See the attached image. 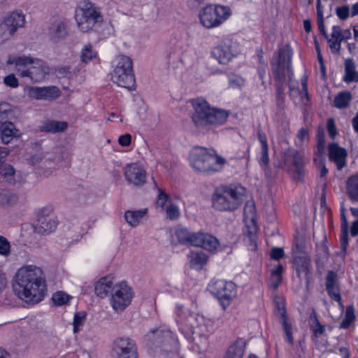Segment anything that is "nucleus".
I'll use <instances>...</instances> for the list:
<instances>
[{
  "label": "nucleus",
  "mask_w": 358,
  "mask_h": 358,
  "mask_svg": "<svg viewBox=\"0 0 358 358\" xmlns=\"http://www.w3.org/2000/svg\"><path fill=\"white\" fill-rule=\"evenodd\" d=\"M13 288L15 294L27 303H37L43 300L46 281L42 269L35 265H25L16 272Z\"/></svg>",
  "instance_id": "1"
},
{
  "label": "nucleus",
  "mask_w": 358,
  "mask_h": 358,
  "mask_svg": "<svg viewBox=\"0 0 358 358\" xmlns=\"http://www.w3.org/2000/svg\"><path fill=\"white\" fill-rule=\"evenodd\" d=\"M292 50L289 46L280 48L278 55L271 61V69L276 88V105L282 110L285 107V90L293 76L291 69Z\"/></svg>",
  "instance_id": "2"
},
{
  "label": "nucleus",
  "mask_w": 358,
  "mask_h": 358,
  "mask_svg": "<svg viewBox=\"0 0 358 358\" xmlns=\"http://www.w3.org/2000/svg\"><path fill=\"white\" fill-rule=\"evenodd\" d=\"M176 314L179 329L186 336L196 334L206 338V333L213 330L210 320L201 315L191 312L182 305L176 306Z\"/></svg>",
  "instance_id": "3"
},
{
  "label": "nucleus",
  "mask_w": 358,
  "mask_h": 358,
  "mask_svg": "<svg viewBox=\"0 0 358 358\" xmlns=\"http://www.w3.org/2000/svg\"><path fill=\"white\" fill-rule=\"evenodd\" d=\"M189 163L196 171L211 174L220 171L226 163V160L218 156L212 148L207 149L197 146L190 151Z\"/></svg>",
  "instance_id": "4"
},
{
  "label": "nucleus",
  "mask_w": 358,
  "mask_h": 358,
  "mask_svg": "<svg viewBox=\"0 0 358 358\" xmlns=\"http://www.w3.org/2000/svg\"><path fill=\"white\" fill-rule=\"evenodd\" d=\"M192 104L194 108L192 118L197 127H204L208 124H221L228 117L227 111L210 108L203 98L192 99Z\"/></svg>",
  "instance_id": "5"
},
{
  "label": "nucleus",
  "mask_w": 358,
  "mask_h": 358,
  "mask_svg": "<svg viewBox=\"0 0 358 358\" xmlns=\"http://www.w3.org/2000/svg\"><path fill=\"white\" fill-rule=\"evenodd\" d=\"M245 189L241 185L223 186L213 196V206L218 210L231 211L238 208L243 202Z\"/></svg>",
  "instance_id": "6"
},
{
  "label": "nucleus",
  "mask_w": 358,
  "mask_h": 358,
  "mask_svg": "<svg viewBox=\"0 0 358 358\" xmlns=\"http://www.w3.org/2000/svg\"><path fill=\"white\" fill-rule=\"evenodd\" d=\"M144 343L153 355H167L173 350L176 340L168 329H152L143 337Z\"/></svg>",
  "instance_id": "7"
},
{
  "label": "nucleus",
  "mask_w": 358,
  "mask_h": 358,
  "mask_svg": "<svg viewBox=\"0 0 358 358\" xmlns=\"http://www.w3.org/2000/svg\"><path fill=\"white\" fill-rule=\"evenodd\" d=\"M116 62L113 70V83L128 90H134L136 81L131 58L126 55H120L117 56Z\"/></svg>",
  "instance_id": "8"
},
{
  "label": "nucleus",
  "mask_w": 358,
  "mask_h": 358,
  "mask_svg": "<svg viewBox=\"0 0 358 358\" xmlns=\"http://www.w3.org/2000/svg\"><path fill=\"white\" fill-rule=\"evenodd\" d=\"M212 294L215 295L224 310L231 303V300L236 296V285L231 281L217 280L209 285Z\"/></svg>",
  "instance_id": "9"
},
{
  "label": "nucleus",
  "mask_w": 358,
  "mask_h": 358,
  "mask_svg": "<svg viewBox=\"0 0 358 358\" xmlns=\"http://www.w3.org/2000/svg\"><path fill=\"white\" fill-rule=\"evenodd\" d=\"M281 164L288 169L294 167L296 179L301 182L303 180L306 160L299 151L292 148L285 149L281 155Z\"/></svg>",
  "instance_id": "10"
},
{
  "label": "nucleus",
  "mask_w": 358,
  "mask_h": 358,
  "mask_svg": "<svg viewBox=\"0 0 358 358\" xmlns=\"http://www.w3.org/2000/svg\"><path fill=\"white\" fill-rule=\"evenodd\" d=\"M75 18L77 22H102L103 21L101 8L90 0L79 2L75 10Z\"/></svg>",
  "instance_id": "11"
},
{
  "label": "nucleus",
  "mask_w": 358,
  "mask_h": 358,
  "mask_svg": "<svg viewBox=\"0 0 358 358\" xmlns=\"http://www.w3.org/2000/svg\"><path fill=\"white\" fill-rule=\"evenodd\" d=\"M134 291L126 281L113 286V310L122 311L129 306L134 297Z\"/></svg>",
  "instance_id": "12"
},
{
  "label": "nucleus",
  "mask_w": 358,
  "mask_h": 358,
  "mask_svg": "<svg viewBox=\"0 0 358 358\" xmlns=\"http://www.w3.org/2000/svg\"><path fill=\"white\" fill-rule=\"evenodd\" d=\"M231 15L229 7L220 5H208L199 13L200 22H222Z\"/></svg>",
  "instance_id": "13"
},
{
  "label": "nucleus",
  "mask_w": 358,
  "mask_h": 358,
  "mask_svg": "<svg viewBox=\"0 0 358 358\" xmlns=\"http://www.w3.org/2000/svg\"><path fill=\"white\" fill-rule=\"evenodd\" d=\"M236 43L231 39L225 38L222 40L212 52V57L220 64H227L237 55Z\"/></svg>",
  "instance_id": "14"
},
{
  "label": "nucleus",
  "mask_w": 358,
  "mask_h": 358,
  "mask_svg": "<svg viewBox=\"0 0 358 358\" xmlns=\"http://www.w3.org/2000/svg\"><path fill=\"white\" fill-rule=\"evenodd\" d=\"M113 352H115L117 358H138L136 343L127 337L116 339L113 343Z\"/></svg>",
  "instance_id": "15"
},
{
  "label": "nucleus",
  "mask_w": 358,
  "mask_h": 358,
  "mask_svg": "<svg viewBox=\"0 0 358 358\" xmlns=\"http://www.w3.org/2000/svg\"><path fill=\"white\" fill-rule=\"evenodd\" d=\"M187 245L200 247L208 251H215L218 245L219 241L213 236L202 232H192L189 242Z\"/></svg>",
  "instance_id": "16"
},
{
  "label": "nucleus",
  "mask_w": 358,
  "mask_h": 358,
  "mask_svg": "<svg viewBox=\"0 0 358 358\" xmlns=\"http://www.w3.org/2000/svg\"><path fill=\"white\" fill-rule=\"evenodd\" d=\"M124 173L126 180L136 187H141L146 182V171L137 163L127 164L124 168Z\"/></svg>",
  "instance_id": "17"
},
{
  "label": "nucleus",
  "mask_w": 358,
  "mask_h": 358,
  "mask_svg": "<svg viewBox=\"0 0 358 358\" xmlns=\"http://www.w3.org/2000/svg\"><path fill=\"white\" fill-rule=\"evenodd\" d=\"M328 157L329 160L336 164L338 171H341L347 166L348 151L337 143L333 142L329 144Z\"/></svg>",
  "instance_id": "18"
},
{
  "label": "nucleus",
  "mask_w": 358,
  "mask_h": 358,
  "mask_svg": "<svg viewBox=\"0 0 358 358\" xmlns=\"http://www.w3.org/2000/svg\"><path fill=\"white\" fill-rule=\"evenodd\" d=\"M48 73V66L42 60L36 58L30 68L21 72V76L29 77L34 82L38 83L44 80Z\"/></svg>",
  "instance_id": "19"
},
{
  "label": "nucleus",
  "mask_w": 358,
  "mask_h": 358,
  "mask_svg": "<svg viewBox=\"0 0 358 358\" xmlns=\"http://www.w3.org/2000/svg\"><path fill=\"white\" fill-rule=\"evenodd\" d=\"M351 37V31L346 29L342 30L339 26H334L330 38H327L329 46L334 53H338L341 50V43Z\"/></svg>",
  "instance_id": "20"
},
{
  "label": "nucleus",
  "mask_w": 358,
  "mask_h": 358,
  "mask_svg": "<svg viewBox=\"0 0 358 358\" xmlns=\"http://www.w3.org/2000/svg\"><path fill=\"white\" fill-rule=\"evenodd\" d=\"M72 154L71 147H62L57 149L54 157L50 156L46 157L45 163L52 161L57 166H68L70 164Z\"/></svg>",
  "instance_id": "21"
},
{
  "label": "nucleus",
  "mask_w": 358,
  "mask_h": 358,
  "mask_svg": "<svg viewBox=\"0 0 358 358\" xmlns=\"http://www.w3.org/2000/svg\"><path fill=\"white\" fill-rule=\"evenodd\" d=\"M57 226V221L55 217H40L34 226V231L39 234H49L54 231Z\"/></svg>",
  "instance_id": "22"
},
{
  "label": "nucleus",
  "mask_w": 358,
  "mask_h": 358,
  "mask_svg": "<svg viewBox=\"0 0 358 358\" xmlns=\"http://www.w3.org/2000/svg\"><path fill=\"white\" fill-rule=\"evenodd\" d=\"M257 138L261 145L259 152V164L264 171L266 173L268 165H269L268 147L266 134L261 130L258 131Z\"/></svg>",
  "instance_id": "23"
},
{
  "label": "nucleus",
  "mask_w": 358,
  "mask_h": 358,
  "mask_svg": "<svg viewBox=\"0 0 358 358\" xmlns=\"http://www.w3.org/2000/svg\"><path fill=\"white\" fill-rule=\"evenodd\" d=\"M94 291L100 298L110 296L112 292V276L108 275L100 278L96 283Z\"/></svg>",
  "instance_id": "24"
},
{
  "label": "nucleus",
  "mask_w": 358,
  "mask_h": 358,
  "mask_svg": "<svg viewBox=\"0 0 358 358\" xmlns=\"http://www.w3.org/2000/svg\"><path fill=\"white\" fill-rule=\"evenodd\" d=\"M36 58L28 56L9 55L6 61L8 65L15 64L16 70L21 76V72L29 64H33Z\"/></svg>",
  "instance_id": "25"
},
{
  "label": "nucleus",
  "mask_w": 358,
  "mask_h": 358,
  "mask_svg": "<svg viewBox=\"0 0 358 358\" xmlns=\"http://www.w3.org/2000/svg\"><path fill=\"white\" fill-rule=\"evenodd\" d=\"M148 214V208L139 210H129L124 213V218L127 222L132 227L139 225L144 217Z\"/></svg>",
  "instance_id": "26"
},
{
  "label": "nucleus",
  "mask_w": 358,
  "mask_h": 358,
  "mask_svg": "<svg viewBox=\"0 0 358 358\" xmlns=\"http://www.w3.org/2000/svg\"><path fill=\"white\" fill-rule=\"evenodd\" d=\"M246 342L243 338H238L227 350L223 358H243Z\"/></svg>",
  "instance_id": "27"
},
{
  "label": "nucleus",
  "mask_w": 358,
  "mask_h": 358,
  "mask_svg": "<svg viewBox=\"0 0 358 358\" xmlns=\"http://www.w3.org/2000/svg\"><path fill=\"white\" fill-rule=\"evenodd\" d=\"M208 255L201 250H193L189 255V262L191 268L200 270L206 264Z\"/></svg>",
  "instance_id": "28"
},
{
  "label": "nucleus",
  "mask_w": 358,
  "mask_h": 358,
  "mask_svg": "<svg viewBox=\"0 0 358 358\" xmlns=\"http://www.w3.org/2000/svg\"><path fill=\"white\" fill-rule=\"evenodd\" d=\"M17 130L13 122L5 121L0 123V135L4 144L9 143L17 136Z\"/></svg>",
  "instance_id": "29"
},
{
  "label": "nucleus",
  "mask_w": 358,
  "mask_h": 358,
  "mask_svg": "<svg viewBox=\"0 0 358 358\" xmlns=\"http://www.w3.org/2000/svg\"><path fill=\"white\" fill-rule=\"evenodd\" d=\"M293 263L296 271L298 277L302 275L308 278L310 259L304 255L295 256L293 258Z\"/></svg>",
  "instance_id": "30"
},
{
  "label": "nucleus",
  "mask_w": 358,
  "mask_h": 358,
  "mask_svg": "<svg viewBox=\"0 0 358 358\" xmlns=\"http://www.w3.org/2000/svg\"><path fill=\"white\" fill-rule=\"evenodd\" d=\"M345 73L343 80L346 83H358V71L352 59H346L344 63Z\"/></svg>",
  "instance_id": "31"
},
{
  "label": "nucleus",
  "mask_w": 358,
  "mask_h": 358,
  "mask_svg": "<svg viewBox=\"0 0 358 358\" xmlns=\"http://www.w3.org/2000/svg\"><path fill=\"white\" fill-rule=\"evenodd\" d=\"M336 14L342 20H347L349 17L358 15V2L350 6L343 5L336 8Z\"/></svg>",
  "instance_id": "32"
},
{
  "label": "nucleus",
  "mask_w": 358,
  "mask_h": 358,
  "mask_svg": "<svg viewBox=\"0 0 358 358\" xmlns=\"http://www.w3.org/2000/svg\"><path fill=\"white\" fill-rule=\"evenodd\" d=\"M348 223L347 219L344 215H342L341 217V233L340 237V244L341 251L339 253V255L342 259H344L345 257V252L347 250V248L348 245Z\"/></svg>",
  "instance_id": "33"
},
{
  "label": "nucleus",
  "mask_w": 358,
  "mask_h": 358,
  "mask_svg": "<svg viewBox=\"0 0 358 358\" xmlns=\"http://www.w3.org/2000/svg\"><path fill=\"white\" fill-rule=\"evenodd\" d=\"M68 34L65 24H51L49 35L52 41L57 42L64 38Z\"/></svg>",
  "instance_id": "34"
},
{
  "label": "nucleus",
  "mask_w": 358,
  "mask_h": 358,
  "mask_svg": "<svg viewBox=\"0 0 358 358\" xmlns=\"http://www.w3.org/2000/svg\"><path fill=\"white\" fill-rule=\"evenodd\" d=\"M68 127L66 122L47 120L40 127L41 131L57 133L64 131Z\"/></svg>",
  "instance_id": "35"
},
{
  "label": "nucleus",
  "mask_w": 358,
  "mask_h": 358,
  "mask_svg": "<svg viewBox=\"0 0 358 358\" xmlns=\"http://www.w3.org/2000/svg\"><path fill=\"white\" fill-rule=\"evenodd\" d=\"M352 99V96L350 92H341L335 96L334 105L339 109L345 108L348 106Z\"/></svg>",
  "instance_id": "36"
},
{
  "label": "nucleus",
  "mask_w": 358,
  "mask_h": 358,
  "mask_svg": "<svg viewBox=\"0 0 358 358\" xmlns=\"http://www.w3.org/2000/svg\"><path fill=\"white\" fill-rule=\"evenodd\" d=\"M347 189L352 201L358 200V175L350 177L347 182Z\"/></svg>",
  "instance_id": "37"
},
{
  "label": "nucleus",
  "mask_w": 358,
  "mask_h": 358,
  "mask_svg": "<svg viewBox=\"0 0 358 358\" xmlns=\"http://www.w3.org/2000/svg\"><path fill=\"white\" fill-rule=\"evenodd\" d=\"M312 322L310 324V329L313 331V336L315 338H320L325 332V327L319 322L315 313L310 317Z\"/></svg>",
  "instance_id": "38"
},
{
  "label": "nucleus",
  "mask_w": 358,
  "mask_h": 358,
  "mask_svg": "<svg viewBox=\"0 0 358 358\" xmlns=\"http://www.w3.org/2000/svg\"><path fill=\"white\" fill-rule=\"evenodd\" d=\"M18 24H0V39L2 41L7 40L17 29L18 27H22V24L17 26Z\"/></svg>",
  "instance_id": "39"
},
{
  "label": "nucleus",
  "mask_w": 358,
  "mask_h": 358,
  "mask_svg": "<svg viewBox=\"0 0 358 358\" xmlns=\"http://www.w3.org/2000/svg\"><path fill=\"white\" fill-rule=\"evenodd\" d=\"M15 170L13 166L5 164L0 169V175L3 178L5 181L9 184L14 185L16 182Z\"/></svg>",
  "instance_id": "40"
},
{
  "label": "nucleus",
  "mask_w": 358,
  "mask_h": 358,
  "mask_svg": "<svg viewBox=\"0 0 358 358\" xmlns=\"http://www.w3.org/2000/svg\"><path fill=\"white\" fill-rule=\"evenodd\" d=\"M355 320V309L353 306L346 308L344 319L340 324V329H348Z\"/></svg>",
  "instance_id": "41"
},
{
  "label": "nucleus",
  "mask_w": 358,
  "mask_h": 358,
  "mask_svg": "<svg viewBox=\"0 0 358 358\" xmlns=\"http://www.w3.org/2000/svg\"><path fill=\"white\" fill-rule=\"evenodd\" d=\"M43 100H54L58 98L61 92L55 86L43 87Z\"/></svg>",
  "instance_id": "42"
},
{
  "label": "nucleus",
  "mask_w": 358,
  "mask_h": 358,
  "mask_svg": "<svg viewBox=\"0 0 358 358\" xmlns=\"http://www.w3.org/2000/svg\"><path fill=\"white\" fill-rule=\"evenodd\" d=\"M325 135L324 131L322 129H319L317 132V147L315 154L322 155L325 150Z\"/></svg>",
  "instance_id": "43"
},
{
  "label": "nucleus",
  "mask_w": 358,
  "mask_h": 358,
  "mask_svg": "<svg viewBox=\"0 0 358 358\" xmlns=\"http://www.w3.org/2000/svg\"><path fill=\"white\" fill-rule=\"evenodd\" d=\"M96 56V52L92 50V46L90 44L85 45L82 50L81 60L83 62L87 63L95 58Z\"/></svg>",
  "instance_id": "44"
},
{
  "label": "nucleus",
  "mask_w": 358,
  "mask_h": 358,
  "mask_svg": "<svg viewBox=\"0 0 358 358\" xmlns=\"http://www.w3.org/2000/svg\"><path fill=\"white\" fill-rule=\"evenodd\" d=\"M25 16L24 13L19 10H14L9 13L5 17L4 22H24Z\"/></svg>",
  "instance_id": "45"
},
{
  "label": "nucleus",
  "mask_w": 358,
  "mask_h": 358,
  "mask_svg": "<svg viewBox=\"0 0 358 358\" xmlns=\"http://www.w3.org/2000/svg\"><path fill=\"white\" fill-rule=\"evenodd\" d=\"M86 318L85 312H78L75 313L73 318V331L76 333L79 331L83 327Z\"/></svg>",
  "instance_id": "46"
},
{
  "label": "nucleus",
  "mask_w": 358,
  "mask_h": 358,
  "mask_svg": "<svg viewBox=\"0 0 358 358\" xmlns=\"http://www.w3.org/2000/svg\"><path fill=\"white\" fill-rule=\"evenodd\" d=\"M71 296L63 292H57L52 296V301L57 306H62L67 303Z\"/></svg>",
  "instance_id": "47"
},
{
  "label": "nucleus",
  "mask_w": 358,
  "mask_h": 358,
  "mask_svg": "<svg viewBox=\"0 0 358 358\" xmlns=\"http://www.w3.org/2000/svg\"><path fill=\"white\" fill-rule=\"evenodd\" d=\"M191 231L185 228L178 229L176 235L178 241L184 245H187L189 242Z\"/></svg>",
  "instance_id": "48"
},
{
  "label": "nucleus",
  "mask_w": 358,
  "mask_h": 358,
  "mask_svg": "<svg viewBox=\"0 0 358 358\" xmlns=\"http://www.w3.org/2000/svg\"><path fill=\"white\" fill-rule=\"evenodd\" d=\"M281 317L282 319L283 329L286 334L287 340L290 344H293L294 339L292 335V327L287 323L285 318V311L284 309L282 310Z\"/></svg>",
  "instance_id": "49"
},
{
  "label": "nucleus",
  "mask_w": 358,
  "mask_h": 358,
  "mask_svg": "<svg viewBox=\"0 0 358 358\" xmlns=\"http://www.w3.org/2000/svg\"><path fill=\"white\" fill-rule=\"evenodd\" d=\"M26 91L29 97L38 100L43 99V87H28Z\"/></svg>",
  "instance_id": "50"
},
{
  "label": "nucleus",
  "mask_w": 358,
  "mask_h": 358,
  "mask_svg": "<svg viewBox=\"0 0 358 358\" xmlns=\"http://www.w3.org/2000/svg\"><path fill=\"white\" fill-rule=\"evenodd\" d=\"M245 241L248 245V248L250 250L254 251L257 248V235L255 233H252V231H248Z\"/></svg>",
  "instance_id": "51"
},
{
  "label": "nucleus",
  "mask_w": 358,
  "mask_h": 358,
  "mask_svg": "<svg viewBox=\"0 0 358 358\" xmlns=\"http://www.w3.org/2000/svg\"><path fill=\"white\" fill-rule=\"evenodd\" d=\"M229 83L231 87L241 88L245 84V80L239 76L230 74L229 75Z\"/></svg>",
  "instance_id": "52"
},
{
  "label": "nucleus",
  "mask_w": 358,
  "mask_h": 358,
  "mask_svg": "<svg viewBox=\"0 0 358 358\" xmlns=\"http://www.w3.org/2000/svg\"><path fill=\"white\" fill-rule=\"evenodd\" d=\"M338 275L333 271H329L327 273L326 278L325 286L326 288L338 286L337 283Z\"/></svg>",
  "instance_id": "53"
},
{
  "label": "nucleus",
  "mask_w": 358,
  "mask_h": 358,
  "mask_svg": "<svg viewBox=\"0 0 358 358\" xmlns=\"http://www.w3.org/2000/svg\"><path fill=\"white\" fill-rule=\"evenodd\" d=\"M155 186L158 190L157 204L158 206L164 208L166 203L169 199V196L162 189L158 187L156 184Z\"/></svg>",
  "instance_id": "54"
},
{
  "label": "nucleus",
  "mask_w": 358,
  "mask_h": 358,
  "mask_svg": "<svg viewBox=\"0 0 358 358\" xmlns=\"http://www.w3.org/2000/svg\"><path fill=\"white\" fill-rule=\"evenodd\" d=\"M329 297L335 301L339 302L341 305V296L338 286L326 288Z\"/></svg>",
  "instance_id": "55"
},
{
  "label": "nucleus",
  "mask_w": 358,
  "mask_h": 358,
  "mask_svg": "<svg viewBox=\"0 0 358 358\" xmlns=\"http://www.w3.org/2000/svg\"><path fill=\"white\" fill-rule=\"evenodd\" d=\"M10 253V243L8 240L0 236V254L3 256H7Z\"/></svg>",
  "instance_id": "56"
},
{
  "label": "nucleus",
  "mask_w": 358,
  "mask_h": 358,
  "mask_svg": "<svg viewBox=\"0 0 358 358\" xmlns=\"http://www.w3.org/2000/svg\"><path fill=\"white\" fill-rule=\"evenodd\" d=\"M10 113V106L5 102L0 103V123L8 117Z\"/></svg>",
  "instance_id": "57"
},
{
  "label": "nucleus",
  "mask_w": 358,
  "mask_h": 358,
  "mask_svg": "<svg viewBox=\"0 0 358 358\" xmlns=\"http://www.w3.org/2000/svg\"><path fill=\"white\" fill-rule=\"evenodd\" d=\"M166 215L170 220H175L180 215V211L176 205L171 204L166 209Z\"/></svg>",
  "instance_id": "58"
},
{
  "label": "nucleus",
  "mask_w": 358,
  "mask_h": 358,
  "mask_svg": "<svg viewBox=\"0 0 358 358\" xmlns=\"http://www.w3.org/2000/svg\"><path fill=\"white\" fill-rule=\"evenodd\" d=\"M3 82L6 85L13 87V88H16L19 85V82H18L17 78L13 73L9 74L8 76H6L4 78Z\"/></svg>",
  "instance_id": "59"
},
{
  "label": "nucleus",
  "mask_w": 358,
  "mask_h": 358,
  "mask_svg": "<svg viewBox=\"0 0 358 358\" xmlns=\"http://www.w3.org/2000/svg\"><path fill=\"white\" fill-rule=\"evenodd\" d=\"M327 127L330 138L334 139L337 135V129L334 119L330 118L327 120Z\"/></svg>",
  "instance_id": "60"
},
{
  "label": "nucleus",
  "mask_w": 358,
  "mask_h": 358,
  "mask_svg": "<svg viewBox=\"0 0 358 358\" xmlns=\"http://www.w3.org/2000/svg\"><path fill=\"white\" fill-rule=\"evenodd\" d=\"M45 157V153L42 151H39L31 156L28 159V162L30 164L35 166L41 162Z\"/></svg>",
  "instance_id": "61"
},
{
  "label": "nucleus",
  "mask_w": 358,
  "mask_h": 358,
  "mask_svg": "<svg viewBox=\"0 0 358 358\" xmlns=\"http://www.w3.org/2000/svg\"><path fill=\"white\" fill-rule=\"evenodd\" d=\"M284 256V250L280 248H273L271 252V258L273 260H279Z\"/></svg>",
  "instance_id": "62"
},
{
  "label": "nucleus",
  "mask_w": 358,
  "mask_h": 358,
  "mask_svg": "<svg viewBox=\"0 0 358 358\" xmlns=\"http://www.w3.org/2000/svg\"><path fill=\"white\" fill-rule=\"evenodd\" d=\"M131 136L129 134L121 135L118 138V143L122 146H128L130 145Z\"/></svg>",
  "instance_id": "63"
},
{
  "label": "nucleus",
  "mask_w": 358,
  "mask_h": 358,
  "mask_svg": "<svg viewBox=\"0 0 358 358\" xmlns=\"http://www.w3.org/2000/svg\"><path fill=\"white\" fill-rule=\"evenodd\" d=\"M52 212V208L51 206L43 207L39 210V211L38 213V218H40V217H52L50 216Z\"/></svg>",
  "instance_id": "64"
}]
</instances>
